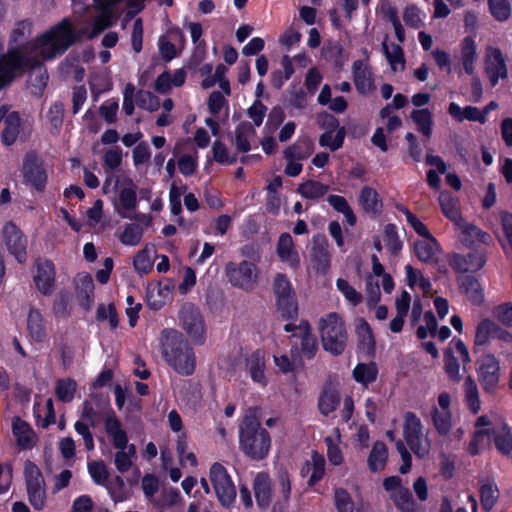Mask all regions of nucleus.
Masks as SVG:
<instances>
[{
    "instance_id": "1",
    "label": "nucleus",
    "mask_w": 512,
    "mask_h": 512,
    "mask_svg": "<svg viewBox=\"0 0 512 512\" xmlns=\"http://www.w3.org/2000/svg\"><path fill=\"white\" fill-rule=\"evenodd\" d=\"M81 35V31L75 30L70 19L64 18L22 47H11L4 64H43L65 53ZM0 64L3 62L0 61Z\"/></svg>"
},
{
    "instance_id": "2",
    "label": "nucleus",
    "mask_w": 512,
    "mask_h": 512,
    "mask_svg": "<svg viewBox=\"0 0 512 512\" xmlns=\"http://www.w3.org/2000/svg\"><path fill=\"white\" fill-rule=\"evenodd\" d=\"M259 408H250L239 428L240 448L246 456L259 461L267 457L271 447L269 432L261 427Z\"/></svg>"
},
{
    "instance_id": "3",
    "label": "nucleus",
    "mask_w": 512,
    "mask_h": 512,
    "mask_svg": "<svg viewBox=\"0 0 512 512\" xmlns=\"http://www.w3.org/2000/svg\"><path fill=\"white\" fill-rule=\"evenodd\" d=\"M161 347L164 359L177 373L184 376L193 374L196 366L195 355L181 332L174 329L164 330Z\"/></svg>"
},
{
    "instance_id": "4",
    "label": "nucleus",
    "mask_w": 512,
    "mask_h": 512,
    "mask_svg": "<svg viewBox=\"0 0 512 512\" xmlns=\"http://www.w3.org/2000/svg\"><path fill=\"white\" fill-rule=\"evenodd\" d=\"M322 346L334 356L341 355L347 345V331L344 322L336 313H330L319 322Z\"/></svg>"
},
{
    "instance_id": "5",
    "label": "nucleus",
    "mask_w": 512,
    "mask_h": 512,
    "mask_svg": "<svg viewBox=\"0 0 512 512\" xmlns=\"http://www.w3.org/2000/svg\"><path fill=\"white\" fill-rule=\"evenodd\" d=\"M272 289L281 316L286 320H295L298 317V302L287 275L277 273L272 282Z\"/></svg>"
},
{
    "instance_id": "6",
    "label": "nucleus",
    "mask_w": 512,
    "mask_h": 512,
    "mask_svg": "<svg viewBox=\"0 0 512 512\" xmlns=\"http://www.w3.org/2000/svg\"><path fill=\"white\" fill-rule=\"evenodd\" d=\"M477 379L483 391L495 395L500 388L501 368L499 360L491 353L482 355L476 360Z\"/></svg>"
},
{
    "instance_id": "7",
    "label": "nucleus",
    "mask_w": 512,
    "mask_h": 512,
    "mask_svg": "<svg viewBox=\"0 0 512 512\" xmlns=\"http://www.w3.org/2000/svg\"><path fill=\"white\" fill-rule=\"evenodd\" d=\"M21 171L25 184L39 192L45 190L48 179L47 171L43 159L36 151L30 150L25 154Z\"/></svg>"
},
{
    "instance_id": "8",
    "label": "nucleus",
    "mask_w": 512,
    "mask_h": 512,
    "mask_svg": "<svg viewBox=\"0 0 512 512\" xmlns=\"http://www.w3.org/2000/svg\"><path fill=\"white\" fill-rule=\"evenodd\" d=\"M210 480L219 502L224 507L231 506L236 498V488L222 464L214 463L211 466Z\"/></svg>"
},
{
    "instance_id": "9",
    "label": "nucleus",
    "mask_w": 512,
    "mask_h": 512,
    "mask_svg": "<svg viewBox=\"0 0 512 512\" xmlns=\"http://www.w3.org/2000/svg\"><path fill=\"white\" fill-rule=\"evenodd\" d=\"M228 281L244 290L252 289L257 282V270L253 262L243 260L239 263L228 262L225 267Z\"/></svg>"
},
{
    "instance_id": "10",
    "label": "nucleus",
    "mask_w": 512,
    "mask_h": 512,
    "mask_svg": "<svg viewBox=\"0 0 512 512\" xmlns=\"http://www.w3.org/2000/svg\"><path fill=\"white\" fill-rule=\"evenodd\" d=\"M179 320L188 335L202 343L205 324L200 309L192 303H184L179 311Z\"/></svg>"
},
{
    "instance_id": "11",
    "label": "nucleus",
    "mask_w": 512,
    "mask_h": 512,
    "mask_svg": "<svg viewBox=\"0 0 512 512\" xmlns=\"http://www.w3.org/2000/svg\"><path fill=\"white\" fill-rule=\"evenodd\" d=\"M422 425L420 419L412 412H406L404 415V438L412 452L424 457L429 452V446L422 443Z\"/></svg>"
},
{
    "instance_id": "12",
    "label": "nucleus",
    "mask_w": 512,
    "mask_h": 512,
    "mask_svg": "<svg viewBox=\"0 0 512 512\" xmlns=\"http://www.w3.org/2000/svg\"><path fill=\"white\" fill-rule=\"evenodd\" d=\"M3 236L9 252L15 256L19 263L24 262L26 260L27 240L20 229L12 222H8L3 227Z\"/></svg>"
},
{
    "instance_id": "13",
    "label": "nucleus",
    "mask_w": 512,
    "mask_h": 512,
    "mask_svg": "<svg viewBox=\"0 0 512 512\" xmlns=\"http://www.w3.org/2000/svg\"><path fill=\"white\" fill-rule=\"evenodd\" d=\"M330 257L326 236L323 234L315 235L313 237L311 251L313 269L317 273L325 275L330 268Z\"/></svg>"
},
{
    "instance_id": "14",
    "label": "nucleus",
    "mask_w": 512,
    "mask_h": 512,
    "mask_svg": "<svg viewBox=\"0 0 512 512\" xmlns=\"http://www.w3.org/2000/svg\"><path fill=\"white\" fill-rule=\"evenodd\" d=\"M184 34L180 29H170L166 35L159 38V51L162 59L166 62L171 61L182 49L184 44Z\"/></svg>"
},
{
    "instance_id": "15",
    "label": "nucleus",
    "mask_w": 512,
    "mask_h": 512,
    "mask_svg": "<svg viewBox=\"0 0 512 512\" xmlns=\"http://www.w3.org/2000/svg\"><path fill=\"white\" fill-rule=\"evenodd\" d=\"M485 263V255L478 251L470 252L466 256L454 254L453 259L450 262L452 268L460 273L478 271L485 265Z\"/></svg>"
},
{
    "instance_id": "16",
    "label": "nucleus",
    "mask_w": 512,
    "mask_h": 512,
    "mask_svg": "<svg viewBox=\"0 0 512 512\" xmlns=\"http://www.w3.org/2000/svg\"><path fill=\"white\" fill-rule=\"evenodd\" d=\"M460 291L465 294L466 298L475 306H480L484 302L483 288L472 275H461L457 278Z\"/></svg>"
},
{
    "instance_id": "17",
    "label": "nucleus",
    "mask_w": 512,
    "mask_h": 512,
    "mask_svg": "<svg viewBox=\"0 0 512 512\" xmlns=\"http://www.w3.org/2000/svg\"><path fill=\"white\" fill-rule=\"evenodd\" d=\"M55 280L54 265L50 261L37 263V273L34 282L39 291L44 295H50L53 291Z\"/></svg>"
},
{
    "instance_id": "18",
    "label": "nucleus",
    "mask_w": 512,
    "mask_h": 512,
    "mask_svg": "<svg viewBox=\"0 0 512 512\" xmlns=\"http://www.w3.org/2000/svg\"><path fill=\"white\" fill-rule=\"evenodd\" d=\"M76 295L80 305L90 310L93 302L94 282L89 274H79L75 278Z\"/></svg>"
},
{
    "instance_id": "19",
    "label": "nucleus",
    "mask_w": 512,
    "mask_h": 512,
    "mask_svg": "<svg viewBox=\"0 0 512 512\" xmlns=\"http://www.w3.org/2000/svg\"><path fill=\"white\" fill-rule=\"evenodd\" d=\"M27 85L33 96L40 97L47 86L49 75L45 66H28Z\"/></svg>"
},
{
    "instance_id": "20",
    "label": "nucleus",
    "mask_w": 512,
    "mask_h": 512,
    "mask_svg": "<svg viewBox=\"0 0 512 512\" xmlns=\"http://www.w3.org/2000/svg\"><path fill=\"white\" fill-rule=\"evenodd\" d=\"M414 243V252L417 258L425 263L434 261L437 254L441 251L437 240L430 234V237H423Z\"/></svg>"
},
{
    "instance_id": "21",
    "label": "nucleus",
    "mask_w": 512,
    "mask_h": 512,
    "mask_svg": "<svg viewBox=\"0 0 512 512\" xmlns=\"http://www.w3.org/2000/svg\"><path fill=\"white\" fill-rule=\"evenodd\" d=\"M254 493L260 508L266 509L271 503L272 487L266 473H258L254 479Z\"/></svg>"
},
{
    "instance_id": "22",
    "label": "nucleus",
    "mask_w": 512,
    "mask_h": 512,
    "mask_svg": "<svg viewBox=\"0 0 512 512\" xmlns=\"http://www.w3.org/2000/svg\"><path fill=\"white\" fill-rule=\"evenodd\" d=\"M277 254L279 258L288 262L292 268L299 266L298 253L294 249V242L289 233H282L277 243Z\"/></svg>"
},
{
    "instance_id": "23",
    "label": "nucleus",
    "mask_w": 512,
    "mask_h": 512,
    "mask_svg": "<svg viewBox=\"0 0 512 512\" xmlns=\"http://www.w3.org/2000/svg\"><path fill=\"white\" fill-rule=\"evenodd\" d=\"M13 433L17 443L22 449H31L37 440V436L28 423L16 417L13 421Z\"/></svg>"
},
{
    "instance_id": "24",
    "label": "nucleus",
    "mask_w": 512,
    "mask_h": 512,
    "mask_svg": "<svg viewBox=\"0 0 512 512\" xmlns=\"http://www.w3.org/2000/svg\"><path fill=\"white\" fill-rule=\"evenodd\" d=\"M246 368L250 373L253 381L262 385L266 384V378L264 374L265 370V354L262 350L254 351L246 359Z\"/></svg>"
},
{
    "instance_id": "25",
    "label": "nucleus",
    "mask_w": 512,
    "mask_h": 512,
    "mask_svg": "<svg viewBox=\"0 0 512 512\" xmlns=\"http://www.w3.org/2000/svg\"><path fill=\"white\" fill-rule=\"evenodd\" d=\"M311 469L313 471L308 480V485L310 487L314 486L318 481H320L325 473L324 457L317 451H313L312 453V463L306 461L303 467L301 468V476H307Z\"/></svg>"
},
{
    "instance_id": "26",
    "label": "nucleus",
    "mask_w": 512,
    "mask_h": 512,
    "mask_svg": "<svg viewBox=\"0 0 512 512\" xmlns=\"http://www.w3.org/2000/svg\"><path fill=\"white\" fill-rule=\"evenodd\" d=\"M495 447L503 455H509L512 451V433L510 427L502 422L499 426L492 427Z\"/></svg>"
},
{
    "instance_id": "27",
    "label": "nucleus",
    "mask_w": 512,
    "mask_h": 512,
    "mask_svg": "<svg viewBox=\"0 0 512 512\" xmlns=\"http://www.w3.org/2000/svg\"><path fill=\"white\" fill-rule=\"evenodd\" d=\"M411 120L416 124L417 130L426 138L432 136L433 131V114L427 109H415L410 113Z\"/></svg>"
},
{
    "instance_id": "28",
    "label": "nucleus",
    "mask_w": 512,
    "mask_h": 512,
    "mask_svg": "<svg viewBox=\"0 0 512 512\" xmlns=\"http://www.w3.org/2000/svg\"><path fill=\"white\" fill-rule=\"evenodd\" d=\"M185 78L186 73L184 69L176 70L173 76L168 71H164L156 79L155 90L159 93H167L172 86H182L185 82Z\"/></svg>"
},
{
    "instance_id": "29",
    "label": "nucleus",
    "mask_w": 512,
    "mask_h": 512,
    "mask_svg": "<svg viewBox=\"0 0 512 512\" xmlns=\"http://www.w3.org/2000/svg\"><path fill=\"white\" fill-rule=\"evenodd\" d=\"M359 203L363 210L370 214H377L382 209V201L378 197L375 189L365 186L361 189Z\"/></svg>"
},
{
    "instance_id": "30",
    "label": "nucleus",
    "mask_w": 512,
    "mask_h": 512,
    "mask_svg": "<svg viewBox=\"0 0 512 512\" xmlns=\"http://www.w3.org/2000/svg\"><path fill=\"white\" fill-rule=\"evenodd\" d=\"M339 403L340 395L338 391L331 386H325L318 400L320 413L327 416L337 408Z\"/></svg>"
},
{
    "instance_id": "31",
    "label": "nucleus",
    "mask_w": 512,
    "mask_h": 512,
    "mask_svg": "<svg viewBox=\"0 0 512 512\" xmlns=\"http://www.w3.org/2000/svg\"><path fill=\"white\" fill-rule=\"evenodd\" d=\"M354 83L361 94L372 92L375 87L372 79V72L368 66H354Z\"/></svg>"
},
{
    "instance_id": "32",
    "label": "nucleus",
    "mask_w": 512,
    "mask_h": 512,
    "mask_svg": "<svg viewBox=\"0 0 512 512\" xmlns=\"http://www.w3.org/2000/svg\"><path fill=\"white\" fill-rule=\"evenodd\" d=\"M388 457V449L385 443L377 441L374 443L368 457V466L372 472L380 471L384 468Z\"/></svg>"
},
{
    "instance_id": "33",
    "label": "nucleus",
    "mask_w": 512,
    "mask_h": 512,
    "mask_svg": "<svg viewBox=\"0 0 512 512\" xmlns=\"http://www.w3.org/2000/svg\"><path fill=\"white\" fill-rule=\"evenodd\" d=\"M119 204L126 211L134 210L137 206L136 186L131 179L123 181V187L119 191Z\"/></svg>"
},
{
    "instance_id": "34",
    "label": "nucleus",
    "mask_w": 512,
    "mask_h": 512,
    "mask_svg": "<svg viewBox=\"0 0 512 512\" xmlns=\"http://www.w3.org/2000/svg\"><path fill=\"white\" fill-rule=\"evenodd\" d=\"M97 4L98 9L101 11V14L97 16L94 20V31L95 33H100L104 29L108 28L111 25V17L112 11L111 6L112 2H116L115 0H94Z\"/></svg>"
},
{
    "instance_id": "35",
    "label": "nucleus",
    "mask_w": 512,
    "mask_h": 512,
    "mask_svg": "<svg viewBox=\"0 0 512 512\" xmlns=\"http://www.w3.org/2000/svg\"><path fill=\"white\" fill-rule=\"evenodd\" d=\"M20 117L17 112L9 113L5 118V128L2 132V142L10 146L12 145L19 134Z\"/></svg>"
},
{
    "instance_id": "36",
    "label": "nucleus",
    "mask_w": 512,
    "mask_h": 512,
    "mask_svg": "<svg viewBox=\"0 0 512 512\" xmlns=\"http://www.w3.org/2000/svg\"><path fill=\"white\" fill-rule=\"evenodd\" d=\"M464 392L467 406L473 414H477L480 410L481 402L476 381L470 375L465 378Z\"/></svg>"
},
{
    "instance_id": "37",
    "label": "nucleus",
    "mask_w": 512,
    "mask_h": 512,
    "mask_svg": "<svg viewBox=\"0 0 512 512\" xmlns=\"http://www.w3.org/2000/svg\"><path fill=\"white\" fill-rule=\"evenodd\" d=\"M357 335L359 345L366 350L368 355H373L375 353V340L370 325L364 319H360L357 326Z\"/></svg>"
},
{
    "instance_id": "38",
    "label": "nucleus",
    "mask_w": 512,
    "mask_h": 512,
    "mask_svg": "<svg viewBox=\"0 0 512 512\" xmlns=\"http://www.w3.org/2000/svg\"><path fill=\"white\" fill-rule=\"evenodd\" d=\"M439 203L443 213L453 222L459 224L462 221V217L457 208V200L452 195L443 191L439 195Z\"/></svg>"
},
{
    "instance_id": "39",
    "label": "nucleus",
    "mask_w": 512,
    "mask_h": 512,
    "mask_svg": "<svg viewBox=\"0 0 512 512\" xmlns=\"http://www.w3.org/2000/svg\"><path fill=\"white\" fill-rule=\"evenodd\" d=\"M378 369L375 363H359L353 370V377L358 383L367 385L376 380Z\"/></svg>"
},
{
    "instance_id": "40",
    "label": "nucleus",
    "mask_w": 512,
    "mask_h": 512,
    "mask_svg": "<svg viewBox=\"0 0 512 512\" xmlns=\"http://www.w3.org/2000/svg\"><path fill=\"white\" fill-rule=\"evenodd\" d=\"M27 328L31 338L35 341L40 342L44 339L45 329L43 325V318L38 310L30 309L27 319Z\"/></svg>"
},
{
    "instance_id": "41",
    "label": "nucleus",
    "mask_w": 512,
    "mask_h": 512,
    "mask_svg": "<svg viewBox=\"0 0 512 512\" xmlns=\"http://www.w3.org/2000/svg\"><path fill=\"white\" fill-rule=\"evenodd\" d=\"M329 190L328 185H324L315 180H307L298 186V193L308 199H318L324 196Z\"/></svg>"
},
{
    "instance_id": "42",
    "label": "nucleus",
    "mask_w": 512,
    "mask_h": 512,
    "mask_svg": "<svg viewBox=\"0 0 512 512\" xmlns=\"http://www.w3.org/2000/svg\"><path fill=\"white\" fill-rule=\"evenodd\" d=\"M254 134V129L249 122H241L235 130V146L238 152L246 153L250 150L249 135Z\"/></svg>"
},
{
    "instance_id": "43",
    "label": "nucleus",
    "mask_w": 512,
    "mask_h": 512,
    "mask_svg": "<svg viewBox=\"0 0 512 512\" xmlns=\"http://www.w3.org/2000/svg\"><path fill=\"white\" fill-rule=\"evenodd\" d=\"M77 383L72 378L59 379L56 382L55 394L59 401L68 403L74 398Z\"/></svg>"
},
{
    "instance_id": "44",
    "label": "nucleus",
    "mask_w": 512,
    "mask_h": 512,
    "mask_svg": "<svg viewBox=\"0 0 512 512\" xmlns=\"http://www.w3.org/2000/svg\"><path fill=\"white\" fill-rule=\"evenodd\" d=\"M391 498L394 504L402 512H414L415 504L412 498V494L408 488H398L396 491L391 493Z\"/></svg>"
},
{
    "instance_id": "45",
    "label": "nucleus",
    "mask_w": 512,
    "mask_h": 512,
    "mask_svg": "<svg viewBox=\"0 0 512 512\" xmlns=\"http://www.w3.org/2000/svg\"><path fill=\"white\" fill-rule=\"evenodd\" d=\"M334 500L338 512H361V509L355 506L350 494L343 488L335 489Z\"/></svg>"
},
{
    "instance_id": "46",
    "label": "nucleus",
    "mask_w": 512,
    "mask_h": 512,
    "mask_svg": "<svg viewBox=\"0 0 512 512\" xmlns=\"http://www.w3.org/2000/svg\"><path fill=\"white\" fill-rule=\"evenodd\" d=\"M332 134L333 132L325 131V133H323L319 138V144L322 147H329L331 151H336L343 145L346 136V129L345 127H340L334 138Z\"/></svg>"
},
{
    "instance_id": "47",
    "label": "nucleus",
    "mask_w": 512,
    "mask_h": 512,
    "mask_svg": "<svg viewBox=\"0 0 512 512\" xmlns=\"http://www.w3.org/2000/svg\"><path fill=\"white\" fill-rule=\"evenodd\" d=\"M432 420L435 429L440 435H447L451 429V412L440 411L434 408L432 411Z\"/></svg>"
},
{
    "instance_id": "48",
    "label": "nucleus",
    "mask_w": 512,
    "mask_h": 512,
    "mask_svg": "<svg viewBox=\"0 0 512 512\" xmlns=\"http://www.w3.org/2000/svg\"><path fill=\"white\" fill-rule=\"evenodd\" d=\"M444 370L452 381L459 382L461 380L460 365L450 348L444 351Z\"/></svg>"
},
{
    "instance_id": "49",
    "label": "nucleus",
    "mask_w": 512,
    "mask_h": 512,
    "mask_svg": "<svg viewBox=\"0 0 512 512\" xmlns=\"http://www.w3.org/2000/svg\"><path fill=\"white\" fill-rule=\"evenodd\" d=\"M475 238L481 243L487 244L490 239V235L473 224H464L463 237L461 239L462 243L465 245H471Z\"/></svg>"
},
{
    "instance_id": "50",
    "label": "nucleus",
    "mask_w": 512,
    "mask_h": 512,
    "mask_svg": "<svg viewBox=\"0 0 512 512\" xmlns=\"http://www.w3.org/2000/svg\"><path fill=\"white\" fill-rule=\"evenodd\" d=\"M150 252L155 253L154 247H152L151 249L146 247L143 250L139 251L134 257V268L141 275L147 274L149 271L152 270L153 263L149 255Z\"/></svg>"
},
{
    "instance_id": "51",
    "label": "nucleus",
    "mask_w": 512,
    "mask_h": 512,
    "mask_svg": "<svg viewBox=\"0 0 512 512\" xmlns=\"http://www.w3.org/2000/svg\"><path fill=\"white\" fill-rule=\"evenodd\" d=\"M142 235V227L139 224L130 223L126 225L120 236V241L124 245L135 246L141 241Z\"/></svg>"
},
{
    "instance_id": "52",
    "label": "nucleus",
    "mask_w": 512,
    "mask_h": 512,
    "mask_svg": "<svg viewBox=\"0 0 512 512\" xmlns=\"http://www.w3.org/2000/svg\"><path fill=\"white\" fill-rule=\"evenodd\" d=\"M322 51L326 61L334 62V64H341L345 61L343 48L337 41H327Z\"/></svg>"
},
{
    "instance_id": "53",
    "label": "nucleus",
    "mask_w": 512,
    "mask_h": 512,
    "mask_svg": "<svg viewBox=\"0 0 512 512\" xmlns=\"http://www.w3.org/2000/svg\"><path fill=\"white\" fill-rule=\"evenodd\" d=\"M498 489L492 483H483L480 487V500L485 510H490L498 499Z\"/></svg>"
},
{
    "instance_id": "54",
    "label": "nucleus",
    "mask_w": 512,
    "mask_h": 512,
    "mask_svg": "<svg viewBox=\"0 0 512 512\" xmlns=\"http://www.w3.org/2000/svg\"><path fill=\"white\" fill-rule=\"evenodd\" d=\"M491 328H493V325L490 319H484L478 324L474 340V352H478L479 346L488 343L492 334Z\"/></svg>"
},
{
    "instance_id": "55",
    "label": "nucleus",
    "mask_w": 512,
    "mask_h": 512,
    "mask_svg": "<svg viewBox=\"0 0 512 512\" xmlns=\"http://www.w3.org/2000/svg\"><path fill=\"white\" fill-rule=\"evenodd\" d=\"M32 32V22L28 19L20 20L10 33L9 44L16 45L20 40L29 36Z\"/></svg>"
},
{
    "instance_id": "56",
    "label": "nucleus",
    "mask_w": 512,
    "mask_h": 512,
    "mask_svg": "<svg viewBox=\"0 0 512 512\" xmlns=\"http://www.w3.org/2000/svg\"><path fill=\"white\" fill-rule=\"evenodd\" d=\"M138 107L148 111H157L160 107L159 98L149 91L140 90L136 94Z\"/></svg>"
},
{
    "instance_id": "57",
    "label": "nucleus",
    "mask_w": 512,
    "mask_h": 512,
    "mask_svg": "<svg viewBox=\"0 0 512 512\" xmlns=\"http://www.w3.org/2000/svg\"><path fill=\"white\" fill-rule=\"evenodd\" d=\"M491 14L498 21H505L511 14V8L508 0H488Z\"/></svg>"
},
{
    "instance_id": "58",
    "label": "nucleus",
    "mask_w": 512,
    "mask_h": 512,
    "mask_svg": "<svg viewBox=\"0 0 512 512\" xmlns=\"http://www.w3.org/2000/svg\"><path fill=\"white\" fill-rule=\"evenodd\" d=\"M88 471L94 482L103 485L109 478V471L102 461H92L88 464Z\"/></svg>"
},
{
    "instance_id": "59",
    "label": "nucleus",
    "mask_w": 512,
    "mask_h": 512,
    "mask_svg": "<svg viewBox=\"0 0 512 512\" xmlns=\"http://www.w3.org/2000/svg\"><path fill=\"white\" fill-rule=\"evenodd\" d=\"M385 241L386 246L393 255H398L402 249V242L398 237L396 226L388 224L385 226Z\"/></svg>"
},
{
    "instance_id": "60",
    "label": "nucleus",
    "mask_w": 512,
    "mask_h": 512,
    "mask_svg": "<svg viewBox=\"0 0 512 512\" xmlns=\"http://www.w3.org/2000/svg\"><path fill=\"white\" fill-rule=\"evenodd\" d=\"M96 317L99 321L108 319L112 329L118 326V316L113 304H109L107 308L103 304H100L97 308Z\"/></svg>"
},
{
    "instance_id": "61",
    "label": "nucleus",
    "mask_w": 512,
    "mask_h": 512,
    "mask_svg": "<svg viewBox=\"0 0 512 512\" xmlns=\"http://www.w3.org/2000/svg\"><path fill=\"white\" fill-rule=\"evenodd\" d=\"M316 123L325 131L334 132L340 128L338 119L328 112L318 113L316 116Z\"/></svg>"
},
{
    "instance_id": "62",
    "label": "nucleus",
    "mask_w": 512,
    "mask_h": 512,
    "mask_svg": "<svg viewBox=\"0 0 512 512\" xmlns=\"http://www.w3.org/2000/svg\"><path fill=\"white\" fill-rule=\"evenodd\" d=\"M336 285L350 303L355 306L361 303V294L357 292L346 280L338 279Z\"/></svg>"
},
{
    "instance_id": "63",
    "label": "nucleus",
    "mask_w": 512,
    "mask_h": 512,
    "mask_svg": "<svg viewBox=\"0 0 512 512\" xmlns=\"http://www.w3.org/2000/svg\"><path fill=\"white\" fill-rule=\"evenodd\" d=\"M101 420V415L99 412H97L92 403L88 400H86L83 403V410L81 413V421H84L85 423H88L91 425L92 428L96 427Z\"/></svg>"
},
{
    "instance_id": "64",
    "label": "nucleus",
    "mask_w": 512,
    "mask_h": 512,
    "mask_svg": "<svg viewBox=\"0 0 512 512\" xmlns=\"http://www.w3.org/2000/svg\"><path fill=\"white\" fill-rule=\"evenodd\" d=\"M494 316L506 327H512V304L504 303L495 307Z\"/></svg>"
}]
</instances>
